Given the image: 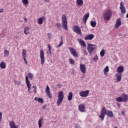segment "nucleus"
<instances>
[{
	"label": "nucleus",
	"instance_id": "nucleus-58",
	"mask_svg": "<svg viewBox=\"0 0 128 128\" xmlns=\"http://www.w3.org/2000/svg\"><path fill=\"white\" fill-rule=\"evenodd\" d=\"M114 128H118V127H116V126H115Z\"/></svg>",
	"mask_w": 128,
	"mask_h": 128
},
{
	"label": "nucleus",
	"instance_id": "nucleus-11",
	"mask_svg": "<svg viewBox=\"0 0 128 128\" xmlns=\"http://www.w3.org/2000/svg\"><path fill=\"white\" fill-rule=\"evenodd\" d=\"M73 30L74 32H76V34H82L80 28V27L78 26H74Z\"/></svg>",
	"mask_w": 128,
	"mask_h": 128
},
{
	"label": "nucleus",
	"instance_id": "nucleus-7",
	"mask_svg": "<svg viewBox=\"0 0 128 128\" xmlns=\"http://www.w3.org/2000/svg\"><path fill=\"white\" fill-rule=\"evenodd\" d=\"M90 94V90H86L85 91L80 92L79 93L80 96L82 98H87L88 96V94Z\"/></svg>",
	"mask_w": 128,
	"mask_h": 128
},
{
	"label": "nucleus",
	"instance_id": "nucleus-2",
	"mask_svg": "<svg viewBox=\"0 0 128 128\" xmlns=\"http://www.w3.org/2000/svg\"><path fill=\"white\" fill-rule=\"evenodd\" d=\"M28 78L30 80H34V74L32 73H28V76H26V82L28 88V92H29V94H30V86H32V84H30V80H28Z\"/></svg>",
	"mask_w": 128,
	"mask_h": 128
},
{
	"label": "nucleus",
	"instance_id": "nucleus-56",
	"mask_svg": "<svg viewBox=\"0 0 128 128\" xmlns=\"http://www.w3.org/2000/svg\"><path fill=\"white\" fill-rule=\"evenodd\" d=\"M76 128H80V126H78V125H76Z\"/></svg>",
	"mask_w": 128,
	"mask_h": 128
},
{
	"label": "nucleus",
	"instance_id": "nucleus-5",
	"mask_svg": "<svg viewBox=\"0 0 128 128\" xmlns=\"http://www.w3.org/2000/svg\"><path fill=\"white\" fill-rule=\"evenodd\" d=\"M64 96V92L62 91L58 93V100L56 102L58 106H60V104L62 102Z\"/></svg>",
	"mask_w": 128,
	"mask_h": 128
},
{
	"label": "nucleus",
	"instance_id": "nucleus-45",
	"mask_svg": "<svg viewBox=\"0 0 128 128\" xmlns=\"http://www.w3.org/2000/svg\"><path fill=\"white\" fill-rule=\"evenodd\" d=\"M47 36H48V38L49 40H50V38H52V36L50 35V34L48 33L47 34Z\"/></svg>",
	"mask_w": 128,
	"mask_h": 128
},
{
	"label": "nucleus",
	"instance_id": "nucleus-12",
	"mask_svg": "<svg viewBox=\"0 0 128 128\" xmlns=\"http://www.w3.org/2000/svg\"><path fill=\"white\" fill-rule=\"evenodd\" d=\"M122 26V20L120 18H118L116 20V24L114 25V28H118L120 26Z\"/></svg>",
	"mask_w": 128,
	"mask_h": 128
},
{
	"label": "nucleus",
	"instance_id": "nucleus-44",
	"mask_svg": "<svg viewBox=\"0 0 128 128\" xmlns=\"http://www.w3.org/2000/svg\"><path fill=\"white\" fill-rule=\"evenodd\" d=\"M2 112H0V122H2Z\"/></svg>",
	"mask_w": 128,
	"mask_h": 128
},
{
	"label": "nucleus",
	"instance_id": "nucleus-47",
	"mask_svg": "<svg viewBox=\"0 0 128 128\" xmlns=\"http://www.w3.org/2000/svg\"><path fill=\"white\" fill-rule=\"evenodd\" d=\"M43 110H46V106L44 105L43 106Z\"/></svg>",
	"mask_w": 128,
	"mask_h": 128
},
{
	"label": "nucleus",
	"instance_id": "nucleus-28",
	"mask_svg": "<svg viewBox=\"0 0 128 128\" xmlns=\"http://www.w3.org/2000/svg\"><path fill=\"white\" fill-rule=\"evenodd\" d=\"M6 62H2L0 64V68H6Z\"/></svg>",
	"mask_w": 128,
	"mask_h": 128
},
{
	"label": "nucleus",
	"instance_id": "nucleus-24",
	"mask_svg": "<svg viewBox=\"0 0 128 128\" xmlns=\"http://www.w3.org/2000/svg\"><path fill=\"white\" fill-rule=\"evenodd\" d=\"M109 71H110V68L108 66H106L104 70V74L105 76H106L108 72Z\"/></svg>",
	"mask_w": 128,
	"mask_h": 128
},
{
	"label": "nucleus",
	"instance_id": "nucleus-13",
	"mask_svg": "<svg viewBox=\"0 0 128 128\" xmlns=\"http://www.w3.org/2000/svg\"><path fill=\"white\" fill-rule=\"evenodd\" d=\"M50 86H47L46 90V94L49 98H52V96L50 94Z\"/></svg>",
	"mask_w": 128,
	"mask_h": 128
},
{
	"label": "nucleus",
	"instance_id": "nucleus-19",
	"mask_svg": "<svg viewBox=\"0 0 128 128\" xmlns=\"http://www.w3.org/2000/svg\"><path fill=\"white\" fill-rule=\"evenodd\" d=\"M90 17V13H87L85 14L83 17V22L84 24H86V20H88V18Z\"/></svg>",
	"mask_w": 128,
	"mask_h": 128
},
{
	"label": "nucleus",
	"instance_id": "nucleus-42",
	"mask_svg": "<svg viewBox=\"0 0 128 128\" xmlns=\"http://www.w3.org/2000/svg\"><path fill=\"white\" fill-rule=\"evenodd\" d=\"M82 50L84 54V56H88V52H86V50L84 49H82Z\"/></svg>",
	"mask_w": 128,
	"mask_h": 128
},
{
	"label": "nucleus",
	"instance_id": "nucleus-39",
	"mask_svg": "<svg viewBox=\"0 0 128 128\" xmlns=\"http://www.w3.org/2000/svg\"><path fill=\"white\" fill-rule=\"evenodd\" d=\"M24 4H28V0H22Z\"/></svg>",
	"mask_w": 128,
	"mask_h": 128
},
{
	"label": "nucleus",
	"instance_id": "nucleus-38",
	"mask_svg": "<svg viewBox=\"0 0 128 128\" xmlns=\"http://www.w3.org/2000/svg\"><path fill=\"white\" fill-rule=\"evenodd\" d=\"M69 63L70 64H74V60L70 58L69 60Z\"/></svg>",
	"mask_w": 128,
	"mask_h": 128
},
{
	"label": "nucleus",
	"instance_id": "nucleus-6",
	"mask_svg": "<svg viewBox=\"0 0 128 128\" xmlns=\"http://www.w3.org/2000/svg\"><path fill=\"white\" fill-rule=\"evenodd\" d=\"M87 50L89 54H92V52H94V50H96V45L88 44V45Z\"/></svg>",
	"mask_w": 128,
	"mask_h": 128
},
{
	"label": "nucleus",
	"instance_id": "nucleus-30",
	"mask_svg": "<svg viewBox=\"0 0 128 128\" xmlns=\"http://www.w3.org/2000/svg\"><path fill=\"white\" fill-rule=\"evenodd\" d=\"M116 102H124V100H122V96L120 97H118L116 98Z\"/></svg>",
	"mask_w": 128,
	"mask_h": 128
},
{
	"label": "nucleus",
	"instance_id": "nucleus-16",
	"mask_svg": "<svg viewBox=\"0 0 128 128\" xmlns=\"http://www.w3.org/2000/svg\"><path fill=\"white\" fill-rule=\"evenodd\" d=\"M124 102H126L128 100V96L126 94H122L121 96Z\"/></svg>",
	"mask_w": 128,
	"mask_h": 128
},
{
	"label": "nucleus",
	"instance_id": "nucleus-22",
	"mask_svg": "<svg viewBox=\"0 0 128 128\" xmlns=\"http://www.w3.org/2000/svg\"><path fill=\"white\" fill-rule=\"evenodd\" d=\"M117 72L118 74H122L124 72V66H120L117 68Z\"/></svg>",
	"mask_w": 128,
	"mask_h": 128
},
{
	"label": "nucleus",
	"instance_id": "nucleus-27",
	"mask_svg": "<svg viewBox=\"0 0 128 128\" xmlns=\"http://www.w3.org/2000/svg\"><path fill=\"white\" fill-rule=\"evenodd\" d=\"M68 100H72V92H70L68 96Z\"/></svg>",
	"mask_w": 128,
	"mask_h": 128
},
{
	"label": "nucleus",
	"instance_id": "nucleus-36",
	"mask_svg": "<svg viewBox=\"0 0 128 128\" xmlns=\"http://www.w3.org/2000/svg\"><path fill=\"white\" fill-rule=\"evenodd\" d=\"M93 60H94V62H98V56L96 55L93 58Z\"/></svg>",
	"mask_w": 128,
	"mask_h": 128
},
{
	"label": "nucleus",
	"instance_id": "nucleus-40",
	"mask_svg": "<svg viewBox=\"0 0 128 128\" xmlns=\"http://www.w3.org/2000/svg\"><path fill=\"white\" fill-rule=\"evenodd\" d=\"M48 51L50 54H52V47H50V44H48Z\"/></svg>",
	"mask_w": 128,
	"mask_h": 128
},
{
	"label": "nucleus",
	"instance_id": "nucleus-15",
	"mask_svg": "<svg viewBox=\"0 0 128 128\" xmlns=\"http://www.w3.org/2000/svg\"><path fill=\"white\" fill-rule=\"evenodd\" d=\"M94 38V34H90L84 37V40H93Z\"/></svg>",
	"mask_w": 128,
	"mask_h": 128
},
{
	"label": "nucleus",
	"instance_id": "nucleus-1",
	"mask_svg": "<svg viewBox=\"0 0 128 128\" xmlns=\"http://www.w3.org/2000/svg\"><path fill=\"white\" fill-rule=\"evenodd\" d=\"M106 114H107L109 118H114V113L112 112L110 110H106V107H103L102 108L100 114L99 116L101 120H104Z\"/></svg>",
	"mask_w": 128,
	"mask_h": 128
},
{
	"label": "nucleus",
	"instance_id": "nucleus-37",
	"mask_svg": "<svg viewBox=\"0 0 128 128\" xmlns=\"http://www.w3.org/2000/svg\"><path fill=\"white\" fill-rule=\"evenodd\" d=\"M42 120L40 118L38 120V128H40L42 126Z\"/></svg>",
	"mask_w": 128,
	"mask_h": 128
},
{
	"label": "nucleus",
	"instance_id": "nucleus-3",
	"mask_svg": "<svg viewBox=\"0 0 128 128\" xmlns=\"http://www.w3.org/2000/svg\"><path fill=\"white\" fill-rule=\"evenodd\" d=\"M112 18V11L110 10H106L104 14V18L106 22L110 20Z\"/></svg>",
	"mask_w": 128,
	"mask_h": 128
},
{
	"label": "nucleus",
	"instance_id": "nucleus-17",
	"mask_svg": "<svg viewBox=\"0 0 128 128\" xmlns=\"http://www.w3.org/2000/svg\"><path fill=\"white\" fill-rule=\"evenodd\" d=\"M78 42L79 44L82 46H84V48L86 46V42L82 38L78 39Z\"/></svg>",
	"mask_w": 128,
	"mask_h": 128
},
{
	"label": "nucleus",
	"instance_id": "nucleus-14",
	"mask_svg": "<svg viewBox=\"0 0 128 128\" xmlns=\"http://www.w3.org/2000/svg\"><path fill=\"white\" fill-rule=\"evenodd\" d=\"M80 68L82 74H86V65L84 64H80Z\"/></svg>",
	"mask_w": 128,
	"mask_h": 128
},
{
	"label": "nucleus",
	"instance_id": "nucleus-26",
	"mask_svg": "<svg viewBox=\"0 0 128 128\" xmlns=\"http://www.w3.org/2000/svg\"><path fill=\"white\" fill-rule=\"evenodd\" d=\"M76 4L78 6H82L84 4V1L82 0H77Z\"/></svg>",
	"mask_w": 128,
	"mask_h": 128
},
{
	"label": "nucleus",
	"instance_id": "nucleus-18",
	"mask_svg": "<svg viewBox=\"0 0 128 128\" xmlns=\"http://www.w3.org/2000/svg\"><path fill=\"white\" fill-rule=\"evenodd\" d=\"M86 110V107H84V104H80L78 106V110L81 112H84Z\"/></svg>",
	"mask_w": 128,
	"mask_h": 128
},
{
	"label": "nucleus",
	"instance_id": "nucleus-49",
	"mask_svg": "<svg viewBox=\"0 0 128 128\" xmlns=\"http://www.w3.org/2000/svg\"><path fill=\"white\" fill-rule=\"evenodd\" d=\"M33 92H34V94H36V88H35Z\"/></svg>",
	"mask_w": 128,
	"mask_h": 128
},
{
	"label": "nucleus",
	"instance_id": "nucleus-4",
	"mask_svg": "<svg viewBox=\"0 0 128 128\" xmlns=\"http://www.w3.org/2000/svg\"><path fill=\"white\" fill-rule=\"evenodd\" d=\"M62 28L65 30H68V20H66V16L63 14L62 18Z\"/></svg>",
	"mask_w": 128,
	"mask_h": 128
},
{
	"label": "nucleus",
	"instance_id": "nucleus-20",
	"mask_svg": "<svg viewBox=\"0 0 128 128\" xmlns=\"http://www.w3.org/2000/svg\"><path fill=\"white\" fill-rule=\"evenodd\" d=\"M10 128H18V126H16L14 122L12 121L10 122Z\"/></svg>",
	"mask_w": 128,
	"mask_h": 128
},
{
	"label": "nucleus",
	"instance_id": "nucleus-53",
	"mask_svg": "<svg viewBox=\"0 0 128 128\" xmlns=\"http://www.w3.org/2000/svg\"><path fill=\"white\" fill-rule=\"evenodd\" d=\"M46 2H50V0H44Z\"/></svg>",
	"mask_w": 128,
	"mask_h": 128
},
{
	"label": "nucleus",
	"instance_id": "nucleus-33",
	"mask_svg": "<svg viewBox=\"0 0 128 128\" xmlns=\"http://www.w3.org/2000/svg\"><path fill=\"white\" fill-rule=\"evenodd\" d=\"M90 26H92V28H94L96 26V22L95 21H91Z\"/></svg>",
	"mask_w": 128,
	"mask_h": 128
},
{
	"label": "nucleus",
	"instance_id": "nucleus-41",
	"mask_svg": "<svg viewBox=\"0 0 128 128\" xmlns=\"http://www.w3.org/2000/svg\"><path fill=\"white\" fill-rule=\"evenodd\" d=\"M14 84H22V82H18V80H14Z\"/></svg>",
	"mask_w": 128,
	"mask_h": 128
},
{
	"label": "nucleus",
	"instance_id": "nucleus-55",
	"mask_svg": "<svg viewBox=\"0 0 128 128\" xmlns=\"http://www.w3.org/2000/svg\"><path fill=\"white\" fill-rule=\"evenodd\" d=\"M32 88H36V86H32Z\"/></svg>",
	"mask_w": 128,
	"mask_h": 128
},
{
	"label": "nucleus",
	"instance_id": "nucleus-48",
	"mask_svg": "<svg viewBox=\"0 0 128 128\" xmlns=\"http://www.w3.org/2000/svg\"><path fill=\"white\" fill-rule=\"evenodd\" d=\"M121 114H122V116H124V114H126L124 113V111H122Z\"/></svg>",
	"mask_w": 128,
	"mask_h": 128
},
{
	"label": "nucleus",
	"instance_id": "nucleus-34",
	"mask_svg": "<svg viewBox=\"0 0 128 128\" xmlns=\"http://www.w3.org/2000/svg\"><path fill=\"white\" fill-rule=\"evenodd\" d=\"M38 102H40V104H44V99H42V98H39L38 99Z\"/></svg>",
	"mask_w": 128,
	"mask_h": 128
},
{
	"label": "nucleus",
	"instance_id": "nucleus-54",
	"mask_svg": "<svg viewBox=\"0 0 128 128\" xmlns=\"http://www.w3.org/2000/svg\"><path fill=\"white\" fill-rule=\"evenodd\" d=\"M34 100L37 101L38 100V98L36 97V98H34Z\"/></svg>",
	"mask_w": 128,
	"mask_h": 128
},
{
	"label": "nucleus",
	"instance_id": "nucleus-43",
	"mask_svg": "<svg viewBox=\"0 0 128 128\" xmlns=\"http://www.w3.org/2000/svg\"><path fill=\"white\" fill-rule=\"evenodd\" d=\"M56 26L58 28V30H60V26H61L60 24V23H57V24H56Z\"/></svg>",
	"mask_w": 128,
	"mask_h": 128
},
{
	"label": "nucleus",
	"instance_id": "nucleus-32",
	"mask_svg": "<svg viewBox=\"0 0 128 128\" xmlns=\"http://www.w3.org/2000/svg\"><path fill=\"white\" fill-rule=\"evenodd\" d=\"M106 54L104 50H102L100 52V56L102 57L104 56V54Z\"/></svg>",
	"mask_w": 128,
	"mask_h": 128
},
{
	"label": "nucleus",
	"instance_id": "nucleus-29",
	"mask_svg": "<svg viewBox=\"0 0 128 128\" xmlns=\"http://www.w3.org/2000/svg\"><path fill=\"white\" fill-rule=\"evenodd\" d=\"M8 54H10V52L8 50H5L4 51V58H6L7 56H8Z\"/></svg>",
	"mask_w": 128,
	"mask_h": 128
},
{
	"label": "nucleus",
	"instance_id": "nucleus-51",
	"mask_svg": "<svg viewBox=\"0 0 128 128\" xmlns=\"http://www.w3.org/2000/svg\"><path fill=\"white\" fill-rule=\"evenodd\" d=\"M24 20H26V22H28V19H26V18H24Z\"/></svg>",
	"mask_w": 128,
	"mask_h": 128
},
{
	"label": "nucleus",
	"instance_id": "nucleus-8",
	"mask_svg": "<svg viewBox=\"0 0 128 128\" xmlns=\"http://www.w3.org/2000/svg\"><path fill=\"white\" fill-rule=\"evenodd\" d=\"M120 10L121 13L122 14H126V8L124 7V2H120Z\"/></svg>",
	"mask_w": 128,
	"mask_h": 128
},
{
	"label": "nucleus",
	"instance_id": "nucleus-35",
	"mask_svg": "<svg viewBox=\"0 0 128 128\" xmlns=\"http://www.w3.org/2000/svg\"><path fill=\"white\" fill-rule=\"evenodd\" d=\"M62 44H64V41H62V39L61 40V41L60 42V44L57 46V48H60V46H62Z\"/></svg>",
	"mask_w": 128,
	"mask_h": 128
},
{
	"label": "nucleus",
	"instance_id": "nucleus-57",
	"mask_svg": "<svg viewBox=\"0 0 128 128\" xmlns=\"http://www.w3.org/2000/svg\"><path fill=\"white\" fill-rule=\"evenodd\" d=\"M4 34V32H1V34Z\"/></svg>",
	"mask_w": 128,
	"mask_h": 128
},
{
	"label": "nucleus",
	"instance_id": "nucleus-50",
	"mask_svg": "<svg viewBox=\"0 0 128 128\" xmlns=\"http://www.w3.org/2000/svg\"><path fill=\"white\" fill-rule=\"evenodd\" d=\"M0 12H4V9H0Z\"/></svg>",
	"mask_w": 128,
	"mask_h": 128
},
{
	"label": "nucleus",
	"instance_id": "nucleus-10",
	"mask_svg": "<svg viewBox=\"0 0 128 128\" xmlns=\"http://www.w3.org/2000/svg\"><path fill=\"white\" fill-rule=\"evenodd\" d=\"M68 50L74 56L75 58H78V52H76V51L74 48L70 47L68 48Z\"/></svg>",
	"mask_w": 128,
	"mask_h": 128
},
{
	"label": "nucleus",
	"instance_id": "nucleus-31",
	"mask_svg": "<svg viewBox=\"0 0 128 128\" xmlns=\"http://www.w3.org/2000/svg\"><path fill=\"white\" fill-rule=\"evenodd\" d=\"M22 54L23 58H26V50H22Z\"/></svg>",
	"mask_w": 128,
	"mask_h": 128
},
{
	"label": "nucleus",
	"instance_id": "nucleus-21",
	"mask_svg": "<svg viewBox=\"0 0 128 128\" xmlns=\"http://www.w3.org/2000/svg\"><path fill=\"white\" fill-rule=\"evenodd\" d=\"M46 20V17L42 16V18H38V24H42V22H44V20Z\"/></svg>",
	"mask_w": 128,
	"mask_h": 128
},
{
	"label": "nucleus",
	"instance_id": "nucleus-25",
	"mask_svg": "<svg viewBox=\"0 0 128 128\" xmlns=\"http://www.w3.org/2000/svg\"><path fill=\"white\" fill-rule=\"evenodd\" d=\"M30 30V28L28 27H25L24 28V34H26V36H28V34H30V32H28Z\"/></svg>",
	"mask_w": 128,
	"mask_h": 128
},
{
	"label": "nucleus",
	"instance_id": "nucleus-46",
	"mask_svg": "<svg viewBox=\"0 0 128 128\" xmlns=\"http://www.w3.org/2000/svg\"><path fill=\"white\" fill-rule=\"evenodd\" d=\"M25 63L26 64H28V62H26V57L23 58Z\"/></svg>",
	"mask_w": 128,
	"mask_h": 128
},
{
	"label": "nucleus",
	"instance_id": "nucleus-23",
	"mask_svg": "<svg viewBox=\"0 0 128 128\" xmlns=\"http://www.w3.org/2000/svg\"><path fill=\"white\" fill-rule=\"evenodd\" d=\"M116 77L118 82H120V80H122V73L118 74H116Z\"/></svg>",
	"mask_w": 128,
	"mask_h": 128
},
{
	"label": "nucleus",
	"instance_id": "nucleus-9",
	"mask_svg": "<svg viewBox=\"0 0 128 128\" xmlns=\"http://www.w3.org/2000/svg\"><path fill=\"white\" fill-rule=\"evenodd\" d=\"M40 58L41 60V64H44V50H40Z\"/></svg>",
	"mask_w": 128,
	"mask_h": 128
},
{
	"label": "nucleus",
	"instance_id": "nucleus-52",
	"mask_svg": "<svg viewBox=\"0 0 128 128\" xmlns=\"http://www.w3.org/2000/svg\"><path fill=\"white\" fill-rule=\"evenodd\" d=\"M117 106L120 107V103H117Z\"/></svg>",
	"mask_w": 128,
	"mask_h": 128
}]
</instances>
